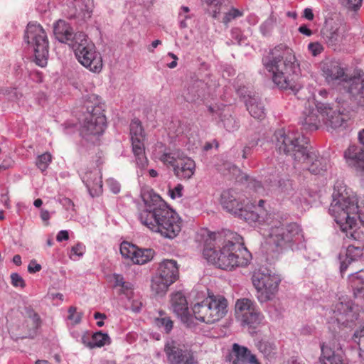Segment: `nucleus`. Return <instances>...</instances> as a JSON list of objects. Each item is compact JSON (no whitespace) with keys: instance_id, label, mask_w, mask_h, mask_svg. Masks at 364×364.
I'll return each instance as SVG.
<instances>
[{"instance_id":"49","label":"nucleus","mask_w":364,"mask_h":364,"mask_svg":"<svg viewBox=\"0 0 364 364\" xmlns=\"http://www.w3.org/2000/svg\"><path fill=\"white\" fill-rule=\"evenodd\" d=\"M11 284L15 287L23 288L26 285L25 281L18 273L11 274Z\"/></svg>"},{"instance_id":"61","label":"nucleus","mask_w":364,"mask_h":364,"mask_svg":"<svg viewBox=\"0 0 364 364\" xmlns=\"http://www.w3.org/2000/svg\"><path fill=\"white\" fill-rule=\"evenodd\" d=\"M50 215L48 210L43 209L41 210V218L42 219L43 221L46 223V225H48V220L50 219Z\"/></svg>"},{"instance_id":"18","label":"nucleus","mask_w":364,"mask_h":364,"mask_svg":"<svg viewBox=\"0 0 364 364\" xmlns=\"http://www.w3.org/2000/svg\"><path fill=\"white\" fill-rule=\"evenodd\" d=\"M321 361L323 364H347L343 356V351L341 343L333 339L321 346Z\"/></svg>"},{"instance_id":"9","label":"nucleus","mask_w":364,"mask_h":364,"mask_svg":"<svg viewBox=\"0 0 364 364\" xmlns=\"http://www.w3.org/2000/svg\"><path fill=\"white\" fill-rule=\"evenodd\" d=\"M194 321L213 323L223 318L228 312V301L220 295L208 296L192 308Z\"/></svg>"},{"instance_id":"4","label":"nucleus","mask_w":364,"mask_h":364,"mask_svg":"<svg viewBox=\"0 0 364 364\" xmlns=\"http://www.w3.org/2000/svg\"><path fill=\"white\" fill-rule=\"evenodd\" d=\"M203 255L208 262L225 270L245 267L252 259L251 253L244 247L242 237L231 231L225 233V240L218 250L206 245Z\"/></svg>"},{"instance_id":"51","label":"nucleus","mask_w":364,"mask_h":364,"mask_svg":"<svg viewBox=\"0 0 364 364\" xmlns=\"http://www.w3.org/2000/svg\"><path fill=\"white\" fill-rule=\"evenodd\" d=\"M341 3L350 9L356 10L362 4V0H341Z\"/></svg>"},{"instance_id":"6","label":"nucleus","mask_w":364,"mask_h":364,"mask_svg":"<svg viewBox=\"0 0 364 364\" xmlns=\"http://www.w3.org/2000/svg\"><path fill=\"white\" fill-rule=\"evenodd\" d=\"M277 218L278 215L274 213L265 220L269 226L264 233L267 242L274 246L277 251L305 249L306 243L301 227L295 223L284 225Z\"/></svg>"},{"instance_id":"57","label":"nucleus","mask_w":364,"mask_h":364,"mask_svg":"<svg viewBox=\"0 0 364 364\" xmlns=\"http://www.w3.org/2000/svg\"><path fill=\"white\" fill-rule=\"evenodd\" d=\"M41 269V264H38L36 260H31L28 266V271L29 273H36Z\"/></svg>"},{"instance_id":"60","label":"nucleus","mask_w":364,"mask_h":364,"mask_svg":"<svg viewBox=\"0 0 364 364\" xmlns=\"http://www.w3.org/2000/svg\"><path fill=\"white\" fill-rule=\"evenodd\" d=\"M62 204L68 210H74V204L73 201L69 198H64L62 200Z\"/></svg>"},{"instance_id":"62","label":"nucleus","mask_w":364,"mask_h":364,"mask_svg":"<svg viewBox=\"0 0 364 364\" xmlns=\"http://www.w3.org/2000/svg\"><path fill=\"white\" fill-rule=\"evenodd\" d=\"M29 318L32 320L34 326H38L39 325L41 319L36 313L33 311L31 312L29 314Z\"/></svg>"},{"instance_id":"50","label":"nucleus","mask_w":364,"mask_h":364,"mask_svg":"<svg viewBox=\"0 0 364 364\" xmlns=\"http://www.w3.org/2000/svg\"><path fill=\"white\" fill-rule=\"evenodd\" d=\"M0 94L8 100H14L16 96V89L11 87H2L0 89Z\"/></svg>"},{"instance_id":"53","label":"nucleus","mask_w":364,"mask_h":364,"mask_svg":"<svg viewBox=\"0 0 364 364\" xmlns=\"http://www.w3.org/2000/svg\"><path fill=\"white\" fill-rule=\"evenodd\" d=\"M248 187L259 194L262 193L264 191V188H263L261 183L256 180H251L249 182Z\"/></svg>"},{"instance_id":"23","label":"nucleus","mask_w":364,"mask_h":364,"mask_svg":"<svg viewBox=\"0 0 364 364\" xmlns=\"http://www.w3.org/2000/svg\"><path fill=\"white\" fill-rule=\"evenodd\" d=\"M82 180L92 197L97 196L102 192V181L100 170L95 168L85 173L82 176Z\"/></svg>"},{"instance_id":"38","label":"nucleus","mask_w":364,"mask_h":364,"mask_svg":"<svg viewBox=\"0 0 364 364\" xmlns=\"http://www.w3.org/2000/svg\"><path fill=\"white\" fill-rule=\"evenodd\" d=\"M109 343V336L107 333H103L101 331H99L92 335L91 341H89L86 345L89 348H93L95 347H102Z\"/></svg>"},{"instance_id":"55","label":"nucleus","mask_w":364,"mask_h":364,"mask_svg":"<svg viewBox=\"0 0 364 364\" xmlns=\"http://www.w3.org/2000/svg\"><path fill=\"white\" fill-rule=\"evenodd\" d=\"M107 186H109L111 191L117 194L120 191V184L113 178H109L107 181Z\"/></svg>"},{"instance_id":"29","label":"nucleus","mask_w":364,"mask_h":364,"mask_svg":"<svg viewBox=\"0 0 364 364\" xmlns=\"http://www.w3.org/2000/svg\"><path fill=\"white\" fill-rule=\"evenodd\" d=\"M156 273L174 283L179 275L177 262L173 259L164 260L159 264Z\"/></svg>"},{"instance_id":"46","label":"nucleus","mask_w":364,"mask_h":364,"mask_svg":"<svg viewBox=\"0 0 364 364\" xmlns=\"http://www.w3.org/2000/svg\"><path fill=\"white\" fill-rule=\"evenodd\" d=\"M243 16V12L237 9L232 8L228 12L225 13L223 18V23L228 24L232 20Z\"/></svg>"},{"instance_id":"54","label":"nucleus","mask_w":364,"mask_h":364,"mask_svg":"<svg viewBox=\"0 0 364 364\" xmlns=\"http://www.w3.org/2000/svg\"><path fill=\"white\" fill-rule=\"evenodd\" d=\"M308 48L314 56H316L323 50L322 46L318 43H311L308 46Z\"/></svg>"},{"instance_id":"43","label":"nucleus","mask_w":364,"mask_h":364,"mask_svg":"<svg viewBox=\"0 0 364 364\" xmlns=\"http://www.w3.org/2000/svg\"><path fill=\"white\" fill-rule=\"evenodd\" d=\"M52 161L50 154L46 152L38 156L36 166L41 171H45Z\"/></svg>"},{"instance_id":"52","label":"nucleus","mask_w":364,"mask_h":364,"mask_svg":"<svg viewBox=\"0 0 364 364\" xmlns=\"http://www.w3.org/2000/svg\"><path fill=\"white\" fill-rule=\"evenodd\" d=\"M183 186L181 184H178L172 189H169V196L171 198L176 199L182 196Z\"/></svg>"},{"instance_id":"28","label":"nucleus","mask_w":364,"mask_h":364,"mask_svg":"<svg viewBox=\"0 0 364 364\" xmlns=\"http://www.w3.org/2000/svg\"><path fill=\"white\" fill-rule=\"evenodd\" d=\"M244 101L250 114L257 119H262L265 117L264 107L260 99L256 96L247 95L243 96Z\"/></svg>"},{"instance_id":"15","label":"nucleus","mask_w":364,"mask_h":364,"mask_svg":"<svg viewBox=\"0 0 364 364\" xmlns=\"http://www.w3.org/2000/svg\"><path fill=\"white\" fill-rule=\"evenodd\" d=\"M130 135L132 152L135 156L136 166L141 170L145 169L149 161L145 155L144 141V132L139 119H134L130 124Z\"/></svg>"},{"instance_id":"12","label":"nucleus","mask_w":364,"mask_h":364,"mask_svg":"<svg viewBox=\"0 0 364 364\" xmlns=\"http://www.w3.org/2000/svg\"><path fill=\"white\" fill-rule=\"evenodd\" d=\"M280 277L267 268H260L255 271L252 276V284L257 291V298L260 303L272 300L276 295Z\"/></svg>"},{"instance_id":"24","label":"nucleus","mask_w":364,"mask_h":364,"mask_svg":"<svg viewBox=\"0 0 364 364\" xmlns=\"http://www.w3.org/2000/svg\"><path fill=\"white\" fill-rule=\"evenodd\" d=\"M195 171V161L184 155L179 161H178V164L173 169L175 176L181 180L190 179L194 175Z\"/></svg>"},{"instance_id":"19","label":"nucleus","mask_w":364,"mask_h":364,"mask_svg":"<svg viewBox=\"0 0 364 364\" xmlns=\"http://www.w3.org/2000/svg\"><path fill=\"white\" fill-rule=\"evenodd\" d=\"M304 156L305 159H301L297 163L302 164V168L308 170L312 174H322L330 166L328 159L319 156L315 151L308 149Z\"/></svg>"},{"instance_id":"7","label":"nucleus","mask_w":364,"mask_h":364,"mask_svg":"<svg viewBox=\"0 0 364 364\" xmlns=\"http://www.w3.org/2000/svg\"><path fill=\"white\" fill-rule=\"evenodd\" d=\"M272 141L280 153L289 156L295 161L305 159L308 149V139L298 131L278 129L275 131Z\"/></svg>"},{"instance_id":"25","label":"nucleus","mask_w":364,"mask_h":364,"mask_svg":"<svg viewBox=\"0 0 364 364\" xmlns=\"http://www.w3.org/2000/svg\"><path fill=\"white\" fill-rule=\"evenodd\" d=\"M344 157L350 166L361 167L360 176L364 181V149L361 146H350L345 151Z\"/></svg>"},{"instance_id":"26","label":"nucleus","mask_w":364,"mask_h":364,"mask_svg":"<svg viewBox=\"0 0 364 364\" xmlns=\"http://www.w3.org/2000/svg\"><path fill=\"white\" fill-rule=\"evenodd\" d=\"M232 353V364H259L255 356L246 347L234 343Z\"/></svg>"},{"instance_id":"2","label":"nucleus","mask_w":364,"mask_h":364,"mask_svg":"<svg viewBox=\"0 0 364 364\" xmlns=\"http://www.w3.org/2000/svg\"><path fill=\"white\" fill-rule=\"evenodd\" d=\"M141 196L145 207L139 213L140 222L152 232L159 233L164 237H176L182 226L178 214L152 189L143 190Z\"/></svg>"},{"instance_id":"58","label":"nucleus","mask_w":364,"mask_h":364,"mask_svg":"<svg viewBox=\"0 0 364 364\" xmlns=\"http://www.w3.org/2000/svg\"><path fill=\"white\" fill-rule=\"evenodd\" d=\"M131 306H132V309L133 311L139 312L141 309L142 303L138 299H133L132 301Z\"/></svg>"},{"instance_id":"48","label":"nucleus","mask_w":364,"mask_h":364,"mask_svg":"<svg viewBox=\"0 0 364 364\" xmlns=\"http://www.w3.org/2000/svg\"><path fill=\"white\" fill-rule=\"evenodd\" d=\"M82 318V314L76 311V308L71 306L68 309V319L73 324H77L80 322Z\"/></svg>"},{"instance_id":"33","label":"nucleus","mask_w":364,"mask_h":364,"mask_svg":"<svg viewBox=\"0 0 364 364\" xmlns=\"http://www.w3.org/2000/svg\"><path fill=\"white\" fill-rule=\"evenodd\" d=\"M172 284L169 280L156 273L152 278L151 288L156 294H164Z\"/></svg>"},{"instance_id":"17","label":"nucleus","mask_w":364,"mask_h":364,"mask_svg":"<svg viewBox=\"0 0 364 364\" xmlns=\"http://www.w3.org/2000/svg\"><path fill=\"white\" fill-rule=\"evenodd\" d=\"M171 304L173 311L188 327L192 328L196 325L193 314L190 313L186 298L181 291L172 294Z\"/></svg>"},{"instance_id":"3","label":"nucleus","mask_w":364,"mask_h":364,"mask_svg":"<svg viewBox=\"0 0 364 364\" xmlns=\"http://www.w3.org/2000/svg\"><path fill=\"white\" fill-rule=\"evenodd\" d=\"M262 65L272 73L273 82L280 89L296 92L301 87L300 63L294 50L284 44H279L262 58Z\"/></svg>"},{"instance_id":"64","label":"nucleus","mask_w":364,"mask_h":364,"mask_svg":"<svg viewBox=\"0 0 364 364\" xmlns=\"http://www.w3.org/2000/svg\"><path fill=\"white\" fill-rule=\"evenodd\" d=\"M304 16L309 21L313 20L314 16L312 9L309 8L305 9L304 11Z\"/></svg>"},{"instance_id":"13","label":"nucleus","mask_w":364,"mask_h":364,"mask_svg":"<svg viewBox=\"0 0 364 364\" xmlns=\"http://www.w3.org/2000/svg\"><path fill=\"white\" fill-rule=\"evenodd\" d=\"M235 314L243 326L254 328L260 325L264 318L256 303L247 298H242L236 301Z\"/></svg>"},{"instance_id":"42","label":"nucleus","mask_w":364,"mask_h":364,"mask_svg":"<svg viewBox=\"0 0 364 364\" xmlns=\"http://www.w3.org/2000/svg\"><path fill=\"white\" fill-rule=\"evenodd\" d=\"M203 1L208 6L212 16L216 18L218 15L220 13L221 6L225 0H203Z\"/></svg>"},{"instance_id":"30","label":"nucleus","mask_w":364,"mask_h":364,"mask_svg":"<svg viewBox=\"0 0 364 364\" xmlns=\"http://www.w3.org/2000/svg\"><path fill=\"white\" fill-rule=\"evenodd\" d=\"M110 281L113 283V288L116 289L119 294L124 295L129 301L132 300L134 296L133 284L126 281L119 274H113Z\"/></svg>"},{"instance_id":"44","label":"nucleus","mask_w":364,"mask_h":364,"mask_svg":"<svg viewBox=\"0 0 364 364\" xmlns=\"http://www.w3.org/2000/svg\"><path fill=\"white\" fill-rule=\"evenodd\" d=\"M355 338L359 346V357L361 360H364V326L359 331L354 333Z\"/></svg>"},{"instance_id":"32","label":"nucleus","mask_w":364,"mask_h":364,"mask_svg":"<svg viewBox=\"0 0 364 364\" xmlns=\"http://www.w3.org/2000/svg\"><path fill=\"white\" fill-rule=\"evenodd\" d=\"M351 306V304L349 301H340L334 305L331 311L338 323H344L348 321V318L344 319V317L352 312Z\"/></svg>"},{"instance_id":"5","label":"nucleus","mask_w":364,"mask_h":364,"mask_svg":"<svg viewBox=\"0 0 364 364\" xmlns=\"http://www.w3.org/2000/svg\"><path fill=\"white\" fill-rule=\"evenodd\" d=\"M348 119V114L341 111L337 104L312 99L305 103L299 123L303 129L311 132L318 129L321 122L328 129H335L342 127Z\"/></svg>"},{"instance_id":"14","label":"nucleus","mask_w":364,"mask_h":364,"mask_svg":"<svg viewBox=\"0 0 364 364\" xmlns=\"http://www.w3.org/2000/svg\"><path fill=\"white\" fill-rule=\"evenodd\" d=\"M221 202L223 207L229 212L243 218L246 221L259 220L262 216L254 211H247L242 201L240 196L233 190H228L223 192Z\"/></svg>"},{"instance_id":"39","label":"nucleus","mask_w":364,"mask_h":364,"mask_svg":"<svg viewBox=\"0 0 364 364\" xmlns=\"http://www.w3.org/2000/svg\"><path fill=\"white\" fill-rule=\"evenodd\" d=\"M276 17L273 15H271L260 25L259 29L262 34L264 36H269L276 25Z\"/></svg>"},{"instance_id":"34","label":"nucleus","mask_w":364,"mask_h":364,"mask_svg":"<svg viewBox=\"0 0 364 364\" xmlns=\"http://www.w3.org/2000/svg\"><path fill=\"white\" fill-rule=\"evenodd\" d=\"M159 316L154 318L155 326L160 331L169 333L173 327V321L163 311H159Z\"/></svg>"},{"instance_id":"56","label":"nucleus","mask_w":364,"mask_h":364,"mask_svg":"<svg viewBox=\"0 0 364 364\" xmlns=\"http://www.w3.org/2000/svg\"><path fill=\"white\" fill-rule=\"evenodd\" d=\"M75 11L72 12L70 14H69L70 18H75L77 16L80 15V11L82 10V8L77 9V6L80 7V6H83L80 0H75L74 2L72 3Z\"/></svg>"},{"instance_id":"27","label":"nucleus","mask_w":364,"mask_h":364,"mask_svg":"<svg viewBox=\"0 0 364 364\" xmlns=\"http://www.w3.org/2000/svg\"><path fill=\"white\" fill-rule=\"evenodd\" d=\"M348 92L359 105L364 107V79L355 76L350 77Z\"/></svg>"},{"instance_id":"40","label":"nucleus","mask_w":364,"mask_h":364,"mask_svg":"<svg viewBox=\"0 0 364 364\" xmlns=\"http://www.w3.org/2000/svg\"><path fill=\"white\" fill-rule=\"evenodd\" d=\"M137 247L130 244L127 242H123L120 245V253L124 258H128L132 260V257L136 252Z\"/></svg>"},{"instance_id":"22","label":"nucleus","mask_w":364,"mask_h":364,"mask_svg":"<svg viewBox=\"0 0 364 364\" xmlns=\"http://www.w3.org/2000/svg\"><path fill=\"white\" fill-rule=\"evenodd\" d=\"M53 33L56 39L73 47L75 43L76 36L80 32L73 33L70 25L63 20H58L53 26Z\"/></svg>"},{"instance_id":"21","label":"nucleus","mask_w":364,"mask_h":364,"mask_svg":"<svg viewBox=\"0 0 364 364\" xmlns=\"http://www.w3.org/2000/svg\"><path fill=\"white\" fill-rule=\"evenodd\" d=\"M322 72L328 83H334L339 81L348 84L349 81L348 75L345 74L343 68L338 62L331 61L324 63L322 67Z\"/></svg>"},{"instance_id":"59","label":"nucleus","mask_w":364,"mask_h":364,"mask_svg":"<svg viewBox=\"0 0 364 364\" xmlns=\"http://www.w3.org/2000/svg\"><path fill=\"white\" fill-rule=\"evenodd\" d=\"M69 239V234L67 230H60L58 232L56 240L58 242H61L63 240H68Z\"/></svg>"},{"instance_id":"41","label":"nucleus","mask_w":364,"mask_h":364,"mask_svg":"<svg viewBox=\"0 0 364 364\" xmlns=\"http://www.w3.org/2000/svg\"><path fill=\"white\" fill-rule=\"evenodd\" d=\"M192 18L190 14V9L188 6H183L178 13V23L181 28H186L188 27L187 21Z\"/></svg>"},{"instance_id":"20","label":"nucleus","mask_w":364,"mask_h":364,"mask_svg":"<svg viewBox=\"0 0 364 364\" xmlns=\"http://www.w3.org/2000/svg\"><path fill=\"white\" fill-rule=\"evenodd\" d=\"M340 270L343 273L354 261L364 260V244H353L348 247L345 255H339Z\"/></svg>"},{"instance_id":"47","label":"nucleus","mask_w":364,"mask_h":364,"mask_svg":"<svg viewBox=\"0 0 364 364\" xmlns=\"http://www.w3.org/2000/svg\"><path fill=\"white\" fill-rule=\"evenodd\" d=\"M85 251V246L83 244L78 242L71 248L70 257L72 259L75 260L82 257L84 255Z\"/></svg>"},{"instance_id":"31","label":"nucleus","mask_w":364,"mask_h":364,"mask_svg":"<svg viewBox=\"0 0 364 364\" xmlns=\"http://www.w3.org/2000/svg\"><path fill=\"white\" fill-rule=\"evenodd\" d=\"M348 279L354 296L357 298H364V270L351 274Z\"/></svg>"},{"instance_id":"35","label":"nucleus","mask_w":364,"mask_h":364,"mask_svg":"<svg viewBox=\"0 0 364 364\" xmlns=\"http://www.w3.org/2000/svg\"><path fill=\"white\" fill-rule=\"evenodd\" d=\"M154 255V251L152 249H141L137 247L132 261L136 264H144L151 261Z\"/></svg>"},{"instance_id":"63","label":"nucleus","mask_w":364,"mask_h":364,"mask_svg":"<svg viewBox=\"0 0 364 364\" xmlns=\"http://www.w3.org/2000/svg\"><path fill=\"white\" fill-rule=\"evenodd\" d=\"M299 31L306 36H310L312 34V31L306 25L300 26Z\"/></svg>"},{"instance_id":"10","label":"nucleus","mask_w":364,"mask_h":364,"mask_svg":"<svg viewBox=\"0 0 364 364\" xmlns=\"http://www.w3.org/2000/svg\"><path fill=\"white\" fill-rule=\"evenodd\" d=\"M76 41L72 48L78 62L92 73H100L103 65L102 59L94 43L87 39L83 32L79 33Z\"/></svg>"},{"instance_id":"16","label":"nucleus","mask_w":364,"mask_h":364,"mask_svg":"<svg viewBox=\"0 0 364 364\" xmlns=\"http://www.w3.org/2000/svg\"><path fill=\"white\" fill-rule=\"evenodd\" d=\"M169 364H195L193 353L186 346L175 341L166 343L164 348Z\"/></svg>"},{"instance_id":"36","label":"nucleus","mask_w":364,"mask_h":364,"mask_svg":"<svg viewBox=\"0 0 364 364\" xmlns=\"http://www.w3.org/2000/svg\"><path fill=\"white\" fill-rule=\"evenodd\" d=\"M183 156V154L180 151L164 152L159 157V159L164 164L171 166L173 167V169H174V167H176V165L178 164V161H179Z\"/></svg>"},{"instance_id":"1","label":"nucleus","mask_w":364,"mask_h":364,"mask_svg":"<svg viewBox=\"0 0 364 364\" xmlns=\"http://www.w3.org/2000/svg\"><path fill=\"white\" fill-rule=\"evenodd\" d=\"M329 213L340 229L357 244H364V206L342 181L335 183Z\"/></svg>"},{"instance_id":"8","label":"nucleus","mask_w":364,"mask_h":364,"mask_svg":"<svg viewBox=\"0 0 364 364\" xmlns=\"http://www.w3.org/2000/svg\"><path fill=\"white\" fill-rule=\"evenodd\" d=\"M84 107L86 112L81 123L80 134L82 137L102 134L106 127L104 105L97 95L92 94L85 97Z\"/></svg>"},{"instance_id":"37","label":"nucleus","mask_w":364,"mask_h":364,"mask_svg":"<svg viewBox=\"0 0 364 364\" xmlns=\"http://www.w3.org/2000/svg\"><path fill=\"white\" fill-rule=\"evenodd\" d=\"M200 82H196L189 85L183 92V97L187 102H193L200 96Z\"/></svg>"},{"instance_id":"11","label":"nucleus","mask_w":364,"mask_h":364,"mask_svg":"<svg viewBox=\"0 0 364 364\" xmlns=\"http://www.w3.org/2000/svg\"><path fill=\"white\" fill-rule=\"evenodd\" d=\"M25 40L34 53L35 63L45 67L48 58V40L46 31L40 24L28 23Z\"/></svg>"},{"instance_id":"45","label":"nucleus","mask_w":364,"mask_h":364,"mask_svg":"<svg viewBox=\"0 0 364 364\" xmlns=\"http://www.w3.org/2000/svg\"><path fill=\"white\" fill-rule=\"evenodd\" d=\"M264 203V200H259L258 205L257 207H255V205H253V208H255V210H253V211L255 212V213H258L262 216V218H259V220H257V222L267 223L265 220H266V218L267 217H269V215L271 213H269V214L266 213L265 210H264L263 208H262ZM244 205H247L246 206V209H247L248 208V203H247V204L244 203ZM247 210L250 211V212L251 211V210ZM249 222L250 223L251 221H249ZM254 222H256V220H255Z\"/></svg>"}]
</instances>
